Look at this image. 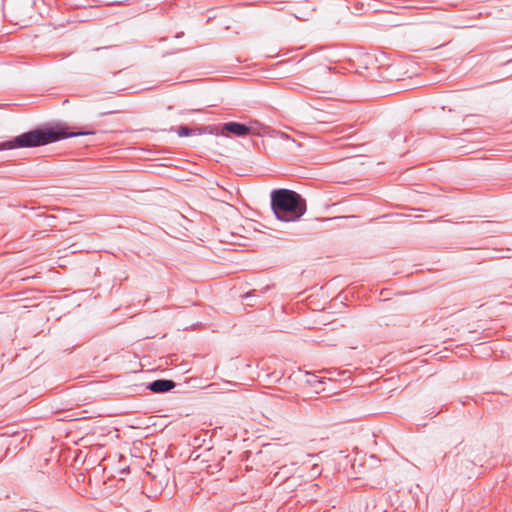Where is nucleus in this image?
Listing matches in <instances>:
<instances>
[{
  "label": "nucleus",
  "instance_id": "nucleus-8",
  "mask_svg": "<svg viewBox=\"0 0 512 512\" xmlns=\"http://www.w3.org/2000/svg\"><path fill=\"white\" fill-rule=\"evenodd\" d=\"M357 217L354 216V215H347V216H335L333 217L332 219L333 220H337V219H346V220H354L356 219Z\"/></svg>",
  "mask_w": 512,
  "mask_h": 512
},
{
  "label": "nucleus",
  "instance_id": "nucleus-3",
  "mask_svg": "<svg viewBox=\"0 0 512 512\" xmlns=\"http://www.w3.org/2000/svg\"><path fill=\"white\" fill-rule=\"evenodd\" d=\"M250 129L246 128L245 124L238 122H228L222 127V134L226 135V132L235 134L237 136H246L249 134Z\"/></svg>",
  "mask_w": 512,
  "mask_h": 512
},
{
  "label": "nucleus",
  "instance_id": "nucleus-4",
  "mask_svg": "<svg viewBox=\"0 0 512 512\" xmlns=\"http://www.w3.org/2000/svg\"><path fill=\"white\" fill-rule=\"evenodd\" d=\"M175 383L171 380H156L149 384V389L156 393L167 392L174 388Z\"/></svg>",
  "mask_w": 512,
  "mask_h": 512
},
{
  "label": "nucleus",
  "instance_id": "nucleus-9",
  "mask_svg": "<svg viewBox=\"0 0 512 512\" xmlns=\"http://www.w3.org/2000/svg\"><path fill=\"white\" fill-rule=\"evenodd\" d=\"M173 236L179 238L180 236H185V234L182 232V231H179V232H172L171 233Z\"/></svg>",
  "mask_w": 512,
  "mask_h": 512
},
{
  "label": "nucleus",
  "instance_id": "nucleus-7",
  "mask_svg": "<svg viewBox=\"0 0 512 512\" xmlns=\"http://www.w3.org/2000/svg\"><path fill=\"white\" fill-rule=\"evenodd\" d=\"M178 134L180 136H188L190 134V129L186 126H181L178 130Z\"/></svg>",
  "mask_w": 512,
  "mask_h": 512
},
{
  "label": "nucleus",
  "instance_id": "nucleus-1",
  "mask_svg": "<svg viewBox=\"0 0 512 512\" xmlns=\"http://www.w3.org/2000/svg\"><path fill=\"white\" fill-rule=\"evenodd\" d=\"M88 134H93V132H69L68 127L56 124L23 133L15 137L13 140L0 143V150L37 147L53 143L61 139Z\"/></svg>",
  "mask_w": 512,
  "mask_h": 512
},
{
  "label": "nucleus",
  "instance_id": "nucleus-5",
  "mask_svg": "<svg viewBox=\"0 0 512 512\" xmlns=\"http://www.w3.org/2000/svg\"><path fill=\"white\" fill-rule=\"evenodd\" d=\"M246 128L250 129L249 134L261 136L263 131L265 130L264 125L257 121H251L249 125H246Z\"/></svg>",
  "mask_w": 512,
  "mask_h": 512
},
{
  "label": "nucleus",
  "instance_id": "nucleus-6",
  "mask_svg": "<svg viewBox=\"0 0 512 512\" xmlns=\"http://www.w3.org/2000/svg\"><path fill=\"white\" fill-rule=\"evenodd\" d=\"M232 230L230 231L231 235L239 234L245 230V226H232Z\"/></svg>",
  "mask_w": 512,
  "mask_h": 512
},
{
  "label": "nucleus",
  "instance_id": "nucleus-2",
  "mask_svg": "<svg viewBox=\"0 0 512 512\" xmlns=\"http://www.w3.org/2000/svg\"><path fill=\"white\" fill-rule=\"evenodd\" d=\"M271 210L282 222H298L307 211L306 200L296 191L279 188L270 193Z\"/></svg>",
  "mask_w": 512,
  "mask_h": 512
}]
</instances>
